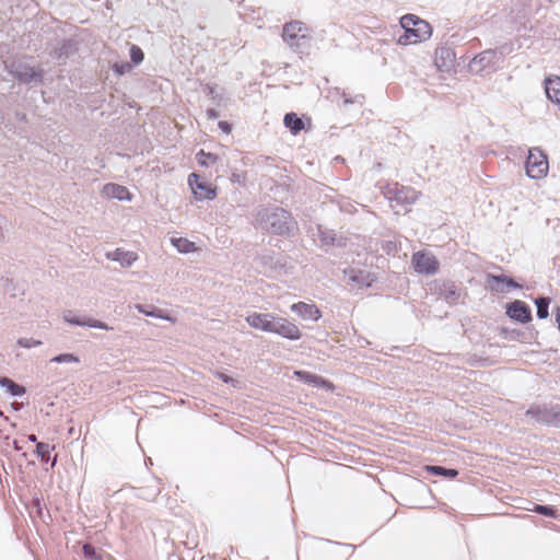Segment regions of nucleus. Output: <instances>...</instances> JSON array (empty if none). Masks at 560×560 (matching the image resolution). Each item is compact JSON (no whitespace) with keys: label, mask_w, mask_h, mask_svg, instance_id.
<instances>
[{"label":"nucleus","mask_w":560,"mask_h":560,"mask_svg":"<svg viewBox=\"0 0 560 560\" xmlns=\"http://www.w3.org/2000/svg\"><path fill=\"white\" fill-rule=\"evenodd\" d=\"M400 25L405 30L399 37V44L412 45L429 39L432 35L431 25L413 14H406L400 19Z\"/></svg>","instance_id":"nucleus-1"},{"label":"nucleus","mask_w":560,"mask_h":560,"mask_svg":"<svg viewBox=\"0 0 560 560\" xmlns=\"http://www.w3.org/2000/svg\"><path fill=\"white\" fill-rule=\"evenodd\" d=\"M289 219V214L283 209H277L276 212L268 214L267 220L270 223V228L277 234H281L287 229V222Z\"/></svg>","instance_id":"nucleus-11"},{"label":"nucleus","mask_w":560,"mask_h":560,"mask_svg":"<svg viewBox=\"0 0 560 560\" xmlns=\"http://www.w3.org/2000/svg\"><path fill=\"white\" fill-rule=\"evenodd\" d=\"M487 281L493 290L500 292H503L505 289L518 287V284L513 279L506 276L488 275Z\"/></svg>","instance_id":"nucleus-14"},{"label":"nucleus","mask_w":560,"mask_h":560,"mask_svg":"<svg viewBox=\"0 0 560 560\" xmlns=\"http://www.w3.org/2000/svg\"><path fill=\"white\" fill-rule=\"evenodd\" d=\"M16 78L20 81L30 82L32 81L37 74L32 68H27L24 71H16Z\"/></svg>","instance_id":"nucleus-27"},{"label":"nucleus","mask_w":560,"mask_h":560,"mask_svg":"<svg viewBox=\"0 0 560 560\" xmlns=\"http://www.w3.org/2000/svg\"><path fill=\"white\" fill-rule=\"evenodd\" d=\"M425 470L436 475V476H443L445 478H456L458 476V471L456 469H448L444 468L442 466H425Z\"/></svg>","instance_id":"nucleus-18"},{"label":"nucleus","mask_w":560,"mask_h":560,"mask_svg":"<svg viewBox=\"0 0 560 560\" xmlns=\"http://www.w3.org/2000/svg\"><path fill=\"white\" fill-rule=\"evenodd\" d=\"M545 91H546L547 97L551 102L560 105V77L552 75V77L546 78Z\"/></svg>","instance_id":"nucleus-13"},{"label":"nucleus","mask_w":560,"mask_h":560,"mask_svg":"<svg viewBox=\"0 0 560 560\" xmlns=\"http://www.w3.org/2000/svg\"><path fill=\"white\" fill-rule=\"evenodd\" d=\"M52 362H57V363H77L79 362V358L72 353H63V354H59L55 358L51 359Z\"/></svg>","instance_id":"nucleus-25"},{"label":"nucleus","mask_w":560,"mask_h":560,"mask_svg":"<svg viewBox=\"0 0 560 560\" xmlns=\"http://www.w3.org/2000/svg\"><path fill=\"white\" fill-rule=\"evenodd\" d=\"M445 299L448 302H453L458 299V294L455 291H451L448 294L445 295Z\"/></svg>","instance_id":"nucleus-30"},{"label":"nucleus","mask_w":560,"mask_h":560,"mask_svg":"<svg viewBox=\"0 0 560 560\" xmlns=\"http://www.w3.org/2000/svg\"><path fill=\"white\" fill-rule=\"evenodd\" d=\"M284 126L290 129L293 135H298L304 129L303 120L295 113H288L283 118Z\"/></svg>","instance_id":"nucleus-16"},{"label":"nucleus","mask_w":560,"mask_h":560,"mask_svg":"<svg viewBox=\"0 0 560 560\" xmlns=\"http://www.w3.org/2000/svg\"><path fill=\"white\" fill-rule=\"evenodd\" d=\"M197 161L199 165L208 167L210 165H213L218 162L219 158L218 155L209 152H205L203 150H200L197 155Z\"/></svg>","instance_id":"nucleus-19"},{"label":"nucleus","mask_w":560,"mask_h":560,"mask_svg":"<svg viewBox=\"0 0 560 560\" xmlns=\"http://www.w3.org/2000/svg\"><path fill=\"white\" fill-rule=\"evenodd\" d=\"M307 27L300 21H292L283 26L282 38L290 46L298 43L299 39L307 36Z\"/></svg>","instance_id":"nucleus-6"},{"label":"nucleus","mask_w":560,"mask_h":560,"mask_svg":"<svg viewBox=\"0 0 560 560\" xmlns=\"http://www.w3.org/2000/svg\"><path fill=\"white\" fill-rule=\"evenodd\" d=\"M536 306H537V316L539 318H547L549 315V299L547 298H539L536 300Z\"/></svg>","instance_id":"nucleus-23"},{"label":"nucleus","mask_w":560,"mask_h":560,"mask_svg":"<svg viewBox=\"0 0 560 560\" xmlns=\"http://www.w3.org/2000/svg\"><path fill=\"white\" fill-rule=\"evenodd\" d=\"M0 384L3 386V387H7L8 390L13 395V396H21L25 393L24 388L20 385H18L16 383H14L13 381H11L10 378H7V377H2L0 380Z\"/></svg>","instance_id":"nucleus-21"},{"label":"nucleus","mask_w":560,"mask_h":560,"mask_svg":"<svg viewBox=\"0 0 560 560\" xmlns=\"http://www.w3.org/2000/svg\"><path fill=\"white\" fill-rule=\"evenodd\" d=\"M188 185L196 200H213L217 197V187L202 180L196 173L189 174Z\"/></svg>","instance_id":"nucleus-4"},{"label":"nucleus","mask_w":560,"mask_h":560,"mask_svg":"<svg viewBox=\"0 0 560 560\" xmlns=\"http://www.w3.org/2000/svg\"><path fill=\"white\" fill-rule=\"evenodd\" d=\"M275 315L254 312L246 316L248 325L255 329L272 332L275 326Z\"/></svg>","instance_id":"nucleus-8"},{"label":"nucleus","mask_w":560,"mask_h":560,"mask_svg":"<svg viewBox=\"0 0 560 560\" xmlns=\"http://www.w3.org/2000/svg\"><path fill=\"white\" fill-rule=\"evenodd\" d=\"M218 126L225 133H230L232 131V126L228 121L221 120Z\"/></svg>","instance_id":"nucleus-29"},{"label":"nucleus","mask_w":560,"mask_h":560,"mask_svg":"<svg viewBox=\"0 0 560 560\" xmlns=\"http://www.w3.org/2000/svg\"><path fill=\"white\" fill-rule=\"evenodd\" d=\"M171 242L180 253L187 254L197 250L195 243L185 237H173Z\"/></svg>","instance_id":"nucleus-17"},{"label":"nucleus","mask_w":560,"mask_h":560,"mask_svg":"<svg viewBox=\"0 0 560 560\" xmlns=\"http://www.w3.org/2000/svg\"><path fill=\"white\" fill-rule=\"evenodd\" d=\"M102 194L104 197H106L108 199H114V198L118 199V200H130L131 199V195L125 186H121L118 184H113V183L106 184L103 187Z\"/></svg>","instance_id":"nucleus-10"},{"label":"nucleus","mask_w":560,"mask_h":560,"mask_svg":"<svg viewBox=\"0 0 560 560\" xmlns=\"http://www.w3.org/2000/svg\"><path fill=\"white\" fill-rule=\"evenodd\" d=\"M506 314L510 318L523 324L532 320L530 308L525 302L521 300H515L508 304Z\"/></svg>","instance_id":"nucleus-7"},{"label":"nucleus","mask_w":560,"mask_h":560,"mask_svg":"<svg viewBox=\"0 0 560 560\" xmlns=\"http://www.w3.org/2000/svg\"><path fill=\"white\" fill-rule=\"evenodd\" d=\"M51 446L47 443L38 442L36 445V454L42 460L47 462L49 459Z\"/></svg>","instance_id":"nucleus-24"},{"label":"nucleus","mask_w":560,"mask_h":560,"mask_svg":"<svg viewBox=\"0 0 560 560\" xmlns=\"http://www.w3.org/2000/svg\"><path fill=\"white\" fill-rule=\"evenodd\" d=\"M526 510L533 511V512H536L538 514L549 516V517L558 516L557 510L553 509L552 506H548V505L534 504V506L532 509L527 508Z\"/></svg>","instance_id":"nucleus-22"},{"label":"nucleus","mask_w":560,"mask_h":560,"mask_svg":"<svg viewBox=\"0 0 560 560\" xmlns=\"http://www.w3.org/2000/svg\"><path fill=\"white\" fill-rule=\"evenodd\" d=\"M66 320L70 324H74V325H79V326H90V327H95V328H101V329H108V327L104 323L96 320V319L80 320L77 318L66 317Z\"/></svg>","instance_id":"nucleus-20"},{"label":"nucleus","mask_w":560,"mask_h":560,"mask_svg":"<svg viewBox=\"0 0 560 560\" xmlns=\"http://www.w3.org/2000/svg\"><path fill=\"white\" fill-rule=\"evenodd\" d=\"M107 257L119 261L122 266H130L132 265L137 259L138 256L133 252H125L120 248H117L115 252L107 254Z\"/></svg>","instance_id":"nucleus-15"},{"label":"nucleus","mask_w":560,"mask_h":560,"mask_svg":"<svg viewBox=\"0 0 560 560\" xmlns=\"http://www.w3.org/2000/svg\"><path fill=\"white\" fill-rule=\"evenodd\" d=\"M526 173L532 178H544L548 174L549 163L545 152L538 148L528 151Z\"/></svg>","instance_id":"nucleus-2"},{"label":"nucleus","mask_w":560,"mask_h":560,"mask_svg":"<svg viewBox=\"0 0 560 560\" xmlns=\"http://www.w3.org/2000/svg\"><path fill=\"white\" fill-rule=\"evenodd\" d=\"M551 422L553 423H560V411L559 412H555L550 419Z\"/></svg>","instance_id":"nucleus-31"},{"label":"nucleus","mask_w":560,"mask_h":560,"mask_svg":"<svg viewBox=\"0 0 560 560\" xmlns=\"http://www.w3.org/2000/svg\"><path fill=\"white\" fill-rule=\"evenodd\" d=\"M137 308H138L141 313H143V314H145V315H149V316H155V313H154V312H149V311L144 310L141 305H138V306H137Z\"/></svg>","instance_id":"nucleus-32"},{"label":"nucleus","mask_w":560,"mask_h":560,"mask_svg":"<svg viewBox=\"0 0 560 560\" xmlns=\"http://www.w3.org/2000/svg\"><path fill=\"white\" fill-rule=\"evenodd\" d=\"M144 58L143 51L139 46L132 45L130 48V59L133 63H140Z\"/></svg>","instance_id":"nucleus-26"},{"label":"nucleus","mask_w":560,"mask_h":560,"mask_svg":"<svg viewBox=\"0 0 560 560\" xmlns=\"http://www.w3.org/2000/svg\"><path fill=\"white\" fill-rule=\"evenodd\" d=\"M291 310L303 319L317 322L322 317L320 310L313 303L298 302L291 305Z\"/></svg>","instance_id":"nucleus-9"},{"label":"nucleus","mask_w":560,"mask_h":560,"mask_svg":"<svg viewBox=\"0 0 560 560\" xmlns=\"http://www.w3.org/2000/svg\"><path fill=\"white\" fill-rule=\"evenodd\" d=\"M295 375L299 378H301L302 381H304L306 383H310V384H313V385H315L317 387H323V388H325L327 390H330V392H332L335 389V385L331 382H329V381H327V380H325V378H323V377H320V376H318L316 374H312V373H308V372H305V371H296Z\"/></svg>","instance_id":"nucleus-12"},{"label":"nucleus","mask_w":560,"mask_h":560,"mask_svg":"<svg viewBox=\"0 0 560 560\" xmlns=\"http://www.w3.org/2000/svg\"><path fill=\"white\" fill-rule=\"evenodd\" d=\"M83 553L89 559L102 560V557L96 552V549L90 544H85L83 546Z\"/></svg>","instance_id":"nucleus-28"},{"label":"nucleus","mask_w":560,"mask_h":560,"mask_svg":"<svg viewBox=\"0 0 560 560\" xmlns=\"http://www.w3.org/2000/svg\"><path fill=\"white\" fill-rule=\"evenodd\" d=\"M272 334H277L289 340H299L302 337V331L296 324L284 317L278 316L275 318Z\"/></svg>","instance_id":"nucleus-5"},{"label":"nucleus","mask_w":560,"mask_h":560,"mask_svg":"<svg viewBox=\"0 0 560 560\" xmlns=\"http://www.w3.org/2000/svg\"><path fill=\"white\" fill-rule=\"evenodd\" d=\"M207 115L209 118H217L218 117V113L215 112V109H209L207 112Z\"/></svg>","instance_id":"nucleus-33"},{"label":"nucleus","mask_w":560,"mask_h":560,"mask_svg":"<svg viewBox=\"0 0 560 560\" xmlns=\"http://www.w3.org/2000/svg\"><path fill=\"white\" fill-rule=\"evenodd\" d=\"M411 264L415 271L421 275H434L440 268L438 258L427 250L416 252L412 255Z\"/></svg>","instance_id":"nucleus-3"},{"label":"nucleus","mask_w":560,"mask_h":560,"mask_svg":"<svg viewBox=\"0 0 560 560\" xmlns=\"http://www.w3.org/2000/svg\"><path fill=\"white\" fill-rule=\"evenodd\" d=\"M28 439H30V441H32V442H36V436H35L34 434L30 435V438H28Z\"/></svg>","instance_id":"nucleus-34"}]
</instances>
